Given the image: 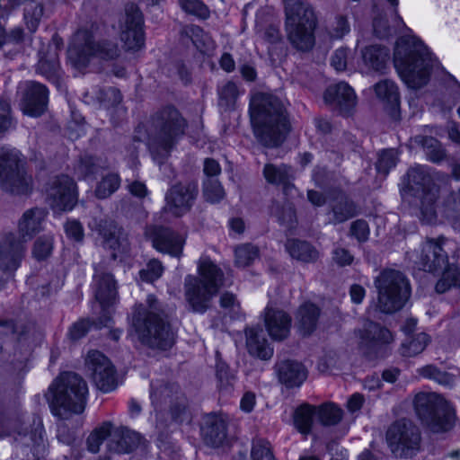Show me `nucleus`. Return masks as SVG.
<instances>
[{
    "mask_svg": "<svg viewBox=\"0 0 460 460\" xmlns=\"http://www.w3.org/2000/svg\"><path fill=\"white\" fill-rule=\"evenodd\" d=\"M262 173L268 183L282 186L286 194L295 188L292 183L295 179V171L286 164L268 163L264 165Z\"/></svg>",
    "mask_w": 460,
    "mask_h": 460,
    "instance_id": "obj_25",
    "label": "nucleus"
},
{
    "mask_svg": "<svg viewBox=\"0 0 460 460\" xmlns=\"http://www.w3.org/2000/svg\"><path fill=\"white\" fill-rule=\"evenodd\" d=\"M121 179L117 172L103 175L97 182L94 194L100 199H107L115 193L120 186Z\"/></svg>",
    "mask_w": 460,
    "mask_h": 460,
    "instance_id": "obj_39",
    "label": "nucleus"
},
{
    "mask_svg": "<svg viewBox=\"0 0 460 460\" xmlns=\"http://www.w3.org/2000/svg\"><path fill=\"white\" fill-rule=\"evenodd\" d=\"M187 122L178 110L165 107L153 118L148 138L149 150L159 163L165 159L176 142L184 135Z\"/></svg>",
    "mask_w": 460,
    "mask_h": 460,
    "instance_id": "obj_6",
    "label": "nucleus"
},
{
    "mask_svg": "<svg viewBox=\"0 0 460 460\" xmlns=\"http://www.w3.org/2000/svg\"><path fill=\"white\" fill-rule=\"evenodd\" d=\"M414 409L421 422L432 432H447L455 425L452 407L436 393L417 394Z\"/></svg>",
    "mask_w": 460,
    "mask_h": 460,
    "instance_id": "obj_10",
    "label": "nucleus"
},
{
    "mask_svg": "<svg viewBox=\"0 0 460 460\" xmlns=\"http://www.w3.org/2000/svg\"><path fill=\"white\" fill-rule=\"evenodd\" d=\"M259 250L256 246L244 243L234 249L235 265L238 267H247L258 258Z\"/></svg>",
    "mask_w": 460,
    "mask_h": 460,
    "instance_id": "obj_47",
    "label": "nucleus"
},
{
    "mask_svg": "<svg viewBox=\"0 0 460 460\" xmlns=\"http://www.w3.org/2000/svg\"><path fill=\"white\" fill-rule=\"evenodd\" d=\"M106 245L113 250L111 256L114 260L117 259L119 254L128 252L129 249L128 240L120 236H111L106 240Z\"/></svg>",
    "mask_w": 460,
    "mask_h": 460,
    "instance_id": "obj_59",
    "label": "nucleus"
},
{
    "mask_svg": "<svg viewBox=\"0 0 460 460\" xmlns=\"http://www.w3.org/2000/svg\"><path fill=\"white\" fill-rule=\"evenodd\" d=\"M417 371L421 376L432 379L443 385H451L454 383L453 376L447 372L439 370L437 367L433 365L422 367L419 368Z\"/></svg>",
    "mask_w": 460,
    "mask_h": 460,
    "instance_id": "obj_49",
    "label": "nucleus"
},
{
    "mask_svg": "<svg viewBox=\"0 0 460 460\" xmlns=\"http://www.w3.org/2000/svg\"><path fill=\"white\" fill-rule=\"evenodd\" d=\"M119 56V48L110 41L96 43L87 30H79L74 35L68 49V58L78 69L85 67L93 57L113 59Z\"/></svg>",
    "mask_w": 460,
    "mask_h": 460,
    "instance_id": "obj_13",
    "label": "nucleus"
},
{
    "mask_svg": "<svg viewBox=\"0 0 460 460\" xmlns=\"http://www.w3.org/2000/svg\"><path fill=\"white\" fill-rule=\"evenodd\" d=\"M13 8L25 4L24 19L31 31H35L43 14L42 5L38 0H9Z\"/></svg>",
    "mask_w": 460,
    "mask_h": 460,
    "instance_id": "obj_34",
    "label": "nucleus"
},
{
    "mask_svg": "<svg viewBox=\"0 0 460 460\" xmlns=\"http://www.w3.org/2000/svg\"><path fill=\"white\" fill-rule=\"evenodd\" d=\"M361 57L369 69L382 72L389 58V49L382 46L371 45L362 49Z\"/></svg>",
    "mask_w": 460,
    "mask_h": 460,
    "instance_id": "obj_32",
    "label": "nucleus"
},
{
    "mask_svg": "<svg viewBox=\"0 0 460 460\" xmlns=\"http://www.w3.org/2000/svg\"><path fill=\"white\" fill-rule=\"evenodd\" d=\"M150 398L155 409L168 406L172 418L178 420L186 409V398L176 385L161 382L151 385Z\"/></svg>",
    "mask_w": 460,
    "mask_h": 460,
    "instance_id": "obj_17",
    "label": "nucleus"
},
{
    "mask_svg": "<svg viewBox=\"0 0 460 460\" xmlns=\"http://www.w3.org/2000/svg\"><path fill=\"white\" fill-rule=\"evenodd\" d=\"M112 423L104 421L96 427L87 438V448L92 453H97L102 442L108 438H111Z\"/></svg>",
    "mask_w": 460,
    "mask_h": 460,
    "instance_id": "obj_42",
    "label": "nucleus"
},
{
    "mask_svg": "<svg viewBox=\"0 0 460 460\" xmlns=\"http://www.w3.org/2000/svg\"><path fill=\"white\" fill-rule=\"evenodd\" d=\"M314 416H316V407L309 404H303L298 407L294 414L296 429L301 434L308 435L311 432Z\"/></svg>",
    "mask_w": 460,
    "mask_h": 460,
    "instance_id": "obj_38",
    "label": "nucleus"
},
{
    "mask_svg": "<svg viewBox=\"0 0 460 460\" xmlns=\"http://www.w3.org/2000/svg\"><path fill=\"white\" fill-rule=\"evenodd\" d=\"M217 376L220 389H228L234 385L235 380V376L229 371L228 366L221 361H218L217 364Z\"/></svg>",
    "mask_w": 460,
    "mask_h": 460,
    "instance_id": "obj_58",
    "label": "nucleus"
},
{
    "mask_svg": "<svg viewBox=\"0 0 460 460\" xmlns=\"http://www.w3.org/2000/svg\"><path fill=\"white\" fill-rule=\"evenodd\" d=\"M251 120L255 137L265 146H279L288 131L285 108L272 94L256 93L250 102Z\"/></svg>",
    "mask_w": 460,
    "mask_h": 460,
    "instance_id": "obj_2",
    "label": "nucleus"
},
{
    "mask_svg": "<svg viewBox=\"0 0 460 460\" xmlns=\"http://www.w3.org/2000/svg\"><path fill=\"white\" fill-rule=\"evenodd\" d=\"M94 296L102 307L113 303L117 296L116 282L110 273L100 272L96 270L94 275Z\"/></svg>",
    "mask_w": 460,
    "mask_h": 460,
    "instance_id": "obj_29",
    "label": "nucleus"
},
{
    "mask_svg": "<svg viewBox=\"0 0 460 460\" xmlns=\"http://www.w3.org/2000/svg\"><path fill=\"white\" fill-rule=\"evenodd\" d=\"M47 217L43 208L26 210L18 222L17 233H7L0 247V268L13 271L17 269L25 252V243L41 230Z\"/></svg>",
    "mask_w": 460,
    "mask_h": 460,
    "instance_id": "obj_5",
    "label": "nucleus"
},
{
    "mask_svg": "<svg viewBox=\"0 0 460 460\" xmlns=\"http://www.w3.org/2000/svg\"><path fill=\"white\" fill-rule=\"evenodd\" d=\"M394 63L410 88L418 89L427 84L431 65L429 55L421 41L413 38L400 39L394 49Z\"/></svg>",
    "mask_w": 460,
    "mask_h": 460,
    "instance_id": "obj_4",
    "label": "nucleus"
},
{
    "mask_svg": "<svg viewBox=\"0 0 460 460\" xmlns=\"http://www.w3.org/2000/svg\"><path fill=\"white\" fill-rule=\"evenodd\" d=\"M203 195L210 203H217L225 197V191L220 182L217 180H208L204 182Z\"/></svg>",
    "mask_w": 460,
    "mask_h": 460,
    "instance_id": "obj_52",
    "label": "nucleus"
},
{
    "mask_svg": "<svg viewBox=\"0 0 460 460\" xmlns=\"http://www.w3.org/2000/svg\"><path fill=\"white\" fill-rule=\"evenodd\" d=\"M143 16L134 4H128L120 23V39L128 50H138L144 46Z\"/></svg>",
    "mask_w": 460,
    "mask_h": 460,
    "instance_id": "obj_19",
    "label": "nucleus"
},
{
    "mask_svg": "<svg viewBox=\"0 0 460 460\" xmlns=\"http://www.w3.org/2000/svg\"><path fill=\"white\" fill-rule=\"evenodd\" d=\"M375 92L378 99L392 108L399 105L400 95L395 83L389 79H385L375 84Z\"/></svg>",
    "mask_w": 460,
    "mask_h": 460,
    "instance_id": "obj_35",
    "label": "nucleus"
},
{
    "mask_svg": "<svg viewBox=\"0 0 460 460\" xmlns=\"http://www.w3.org/2000/svg\"><path fill=\"white\" fill-rule=\"evenodd\" d=\"M49 406L54 415L65 418L69 412L81 413L86 403L88 386L77 374H61L50 386Z\"/></svg>",
    "mask_w": 460,
    "mask_h": 460,
    "instance_id": "obj_7",
    "label": "nucleus"
},
{
    "mask_svg": "<svg viewBox=\"0 0 460 460\" xmlns=\"http://www.w3.org/2000/svg\"><path fill=\"white\" fill-rule=\"evenodd\" d=\"M270 214L274 216L280 224L291 227L296 219V214L291 203L273 202L270 207Z\"/></svg>",
    "mask_w": 460,
    "mask_h": 460,
    "instance_id": "obj_46",
    "label": "nucleus"
},
{
    "mask_svg": "<svg viewBox=\"0 0 460 460\" xmlns=\"http://www.w3.org/2000/svg\"><path fill=\"white\" fill-rule=\"evenodd\" d=\"M252 460H275L270 444L264 439H256L252 442Z\"/></svg>",
    "mask_w": 460,
    "mask_h": 460,
    "instance_id": "obj_54",
    "label": "nucleus"
},
{
    "mask_svg": "<svg viewBox=\"0 0 460 460\" xmlns=\"http://www.w3.org/2000/svg\"><path fill=\"white\" fill-rule=\"evenodd\" d=\"M369 226L365 220L358 219L354 221L350 226V234L359 243H364L369 236Z\"/></svg>",
    "mask_w": 460,
    "mask_h": 460,
    "instance_id": "obj_60",
    "label": "nucleus"
},
{
    "mask_svg": "<svg viewBox=\"0 0 460 460\" xmlns=\"http://www.w3.org/2000/svg\"><path fill=\"white\" fill-rule=\"evenodd\" d=\"M387 443L394 454L400 457L415 455L420 447V432L411 421L400 420L387 430Z\"/></svg>",
    "mask_w": 460,
    "mask_h": 460,
    "instance_id": "obj_14",
    "label": "nucleus"
},
{
    "mask_svg": "<svg viewBox=\"0 0 460 460\" xmlns=\"http://www.w3.org/2000/svg\"><path fill=\"white\" fill-rule=\"evenodd\" d=\"M279 380L287 387L300 386L307 377L305 367L294 360H284L276 366Z\"/></svg>",
    "mask_w": 460,
    "mask_h": 460,
    "instance_id": "obj_28",
    "label": "nucleus"
},
{
    "mask_svg": "<svg viewBox=\"0 0 460 460\" xmlns=\"http://www.w3.org/2000/svg\"><path fill=\"white\" fill-rule=\"evenodd\" d=\"M0 185L13 194H27L32 179L24 170V159L15 148L0 146Z\"/></svg>",
    "mask_w": 460,
    "mask_h": 460,
    "instance_id": "obj_12",
    "label": "nucleus"
},
{
    "mask_svg": "<svg viewBox=\"0 0 460 460\" xmlns=\"http://www.w3.org/2000/svg\"><path fill=\"white\" fill-rule=\"evenodd\" d=\"M316 416L324 426L338 424L342 418V411L333 403H324L316 408Z\"/></svg>",
    "mask_w": 460,
    "mask_h": 460,
    "instance_id": "obj_44",
    "label": "nucleus"
},
{
    "mask_svg": "<svg viewBox=\"0 0 460 460\" xmlns=\"http://www.w3.org/2000/svg\"><path fill=\"white\" fill-rule=\"evenodd\" d=\"M264 323L269 335L275 341L286 339L290 332L291 317L283 310L266 307Z\"/></svg>",
    "mask_w": 460,
    "mask_h": 460,
    "instance_id": "obj_24",
    "label": "nucleus"
},
{
    "mask_svg": "<svg viewBox=\"0 0 460 460\" xmlns=\"http://www.w3.org/2000/svg\"><path fill=\"white\" fill-rule=\"evenodd\" d=\"M408 185L419 199L420 220L428 225L438 221L442 212L439 187L434 182L433 175L426 166L416 165L408 171Z\"/></svg>",
    "mask_w": 460,
    "mask_h": 460,
    "instance_id": "obj_8",
    "label": "nucleus"
},
{
    "mask_svg": "<svg viewBox=\"0 0 460 460\" xmlns=\"http://www.w3.org/2000/svg\"><path fill=\"white\" fill-rule=\"evenodd\" d=\"M109 168V164L106 160H102L99 157L92 155H84L79 161L75 172L76 173L85 179L91 176H94L102 170Z\"/></svg>",
    "mask_w": 460,
    "mask_h": 460,
    "instance_id": "obj_37",
    "label": "nucleus"
},
{
    "mask_svg": "<svg viewBox=\"0 0 460 460\" xmlns=\"http://www.w3.org/2000/svg\"><path fill=\"white\" fill-rule=\"evenodd\" d=\"M97 99L104 107L109 108L119 104L122 97L119 90L108 87L99 90Z\"/></svg>",
    "mask_w": 460,
    "mask_h": 460,
    "instance_id": "obj_57",
    "label": "nucleus"
},
{
    "mask_svg": "<svg viewBox=\"0 0 460 460\" xmlns=\"http://www.w3.org/2000/svg\"><path fill=\"white\" fill-rule=\"evenodd\" d=\"M323 98L325 102L338 107L343 113H349L357 104L354 90L344 82L329 86Z\"/></svg>",
    "mask_w": 460,
    "mask_h": 460,
    "instance_id": "obj_23",
    "label": "nucleus"
},
{
    "mask_svg": "<svg viewBox=\"0 0 460 460\" xmlns=\"http://www.w3.org/2000/svg\"><path fill=\"white\" fill-rule=\"evenodd\" d=\"M362 339L380 344H387L394 340L393 334L388 329L373 322L365 324Z\"/></svg>",
    "mask_w": 460,
    "mask_h": 460,
    "instance_id": "obj_41",
    "label": "nucleus"
},
{
    "mask_svg": "<svg viewBox=\"0 0 460 460\" xmlns=\"http://www.w3.org/2000/svg\"><path fill=\"white\" fill-rule=\"evenodd\" d=\"M349 51L347 49H337L332 57V66L337 71H343L347 66Z\"/></svg>",
    "mask_w": 460,
    "mask_h": 460,
    "instance_id": "obj_64",
    "label": "nucleus"
},
{
    "mask_svg": "<svg viewBox=\"0 0 460 460\" xmlns=\"http://www.w3.org/2000/svg\"><path fill=\"white\" fill-rule=\"evenodd\" d=\"M319 315L320 309L312 303H305L298 308L296 320L304 335H308L315 330Z\"/></svg>",
    "mask_w": 460,
    "mask_h": 460,
    "instance_id": "obj_31",
    "label": "nucleus"
},
{
    "mask_svg": "<svg viewBox=\"0 0 460 460\" xmlns=\"http://www.w3.org/2000/svg\"><path fill=\"white\" fill-rule=\"evenodd\" d=\"M85 365L96 387L109 393L117 386L115 369L110 359L98 350L88 352Z\"/></svg>",
    "mask_w": 460,
    "mask_h": 460,
    "instance_id": "obj_16",
    "label": "nucleus"
},
{
    "mask_svg": "<svg viewBox=\"0 0 460 460\" xmlns=\"http://www.w3.org/2000/svg\"><path fill=\"white\" fill-rule=\"evenodd\" d=\"M448 240L443 236L427 239L419 249L408 252L409 259L420 269L428 272L441 270L447 263L445 247Z\"/></svg>",
    "mask_w": 460,
    "mask_h": 460,
    "instance_id": "obj_15",
    "label": "nucleus"
},
{
    "mask_svg": "<svg viewBox=\"0 0 460 460\" xmlns=\"http://www.w3.org/2000/svg\"><path fill=\"white\" fill-rule=\"evenodd\" d=\"M397 160V152L394 149L384 150L379 155L376 170L386 175L389 170L396 165Z\"/></svg>",
    "mask_w": 460,
    "mask_h": 460,
    "instance_id": "obj_53",
    "label": "nucleus"
},
{
    "mask_svg": "<svg viewBox=\"0 0 460 460\" xmlns=\"http://www.w3.org/2000/svg\"><path fill=\"white\" fill-rule=\"evenodd\" d=\"M65 231L66 235L75 241L79 242L84 238V228L77 220H68L65 224Z\"/></svg>",
    "mask_w": 460,
    "mask_h": 460,
    "instance_id": "obj_62",
    "label": "nucleus"
},
{
    "mask_svg": "<svg viewBox=\"0 0 460 460\" xmlns=\"http://www.w3.org/2000/svg\"><path fill=\"white\" fill-rule=\"evenodd\" d=\"M140 442V436L137 432L120 426L112 428L111 438L107 443L110 452L117 454H127L135 449Z\"/></svg>",
    "mask_w": 460,
    "mask_h": 460,
    "instance_id": "obj_26",
    "label": "nucleus"
},
{
    "mask_svg": "<svg viewBox=\"0 0 460 460\" xmlns=\"http://www.w3.org/2000/svg\"><path fill=\"white\" fill-rule=\"evenodd\" d=\"M246 345L250 354L261 359H269L273 355V349L260 328L252 327L246 330Z\"/></svg>",
    "mask_w": 460,
    "mask_h": 460,
    "instance_id": "obj_30",
    "label": "nucleus"
},
{
    "mask_svg": "<svg viewBox=\"0 0 460 460\" xmlns=\"http://www.w3.org/2000/svg\"><path fill=\"white\" fill-rule=\"evenodd\" d=\"M412 141L423 147L428 159L432 163H439L445 158V150L436 138L417 135Z\"/></svg>",
    "mask_w": 460,
    "mask_h": 460,
    "instance_id": "obj_36",
    "label": "nucleus"
},
{
    "mask_svg": "<svg viewBox=\"0 0 460 460\" xmlns=\"http://www.w3.org/2000/svg\"><path fill=\"white\" fill-rule=\"evenodd\" d=\"M198 273L199 277H185L184 296L193 312L202 314L224 285V272L209 258L202 257L198 263Z\"/></svg>",
    "mask_w": 460,
    "mask_h": 460,
    "instance_id": "obj_3",
    "label": "nucleus"
},
{
    "mask_svg": "<svg viewBox=\"0 0 460 460\" xmlns=\"http://www.w3.org/2000/svg\"><path fill=\"white\" fill-rule=\"evenodd\" d=\"M456 287H460V270L455 265H447L436 284V291L442 294Z\"/></svg>",
    "mask_w": 460,
    "mask_h": 460,
    "instance_id": "obj_43",
    "label": "nucleus"
},
{
    "mask_svg": "<svg viewBox=\"0 0 460 460\" xmlns=\"http://www.w3.org/2000/svg\"><path fill=\"white\" fill-rule=\"evenodd\" d=\"M286 249L293 259L303 262H314L319 258L318 251L305 241L288 240Z\"/></svg>",
    "mask_w": 460,
    "mask_h": 460,
    "instance_id": "obj_33",
    "label": "nucleus"
},
{
    "mask_svg": "<svg viewBox=\"0 0 460 460\" xmlns=\"http://www.w3.org/2000/svg\"><path fill=\"white\" fill-rule=\"evenodd\" d=\"M349 31V25L344 16H337L332 26V37L341 39Z\"/></svg>",
    "mask_w": 460,
    "mask_h": 460,
    "instance_id": "obj_63",
    "label": "nucleus"
},
{
    "mask_svg": "<svg viewBox=\"0 0 460 460\" xmlns=\"http://www.w3.org/2000/svg\"><path fill=\"white\" fill-rule=\"evenodd\" d=\"M286 14V31L291 44L306 51L314 45L316 17L312 6L301 0H283Z\"/></svg>",
    "mask_w": 460,
    "mask_h": 460,
    "instance_id": "obj_9",
    "label": "nucleus"
},
{
    "mask_svg": "<svg viewBox=\"0 0 460 460\" xmlns=\"http://www.w3.org/2000/svg\"><path fill=\"white\" fill-rule=\"evenodd\" d=\"M48 200L55 211L74 208L77 202V190L73 179L67 175L56 177L47 190Z\"/></svg>",
    "mask_w": 460,
    "mask_h": 460,
    "instance_id": "obj_18",
    "label": "nucleus"
},
{
    "mask_svg": "<svg viewBox=\"0 0 460 460\" xmlns=\"http://www.w3.org/2000/svg\"><path fill=\"white\" fill-rule=\"evenodd\" d=\"M429 341V336L426 333H419L402 344L401 353L405 357L416 356L424 350Z\"/></svg>",
    "mask_w": 460,
    "mask_h": 460,
    "instance_id": "obj_48",
    "label": "nucleus"
},
{
    "mask_svg": "<svg viewBox=\"0 0 460 460\" xmlns=\"http://www.w3.org/2000/svg\"><path fill=\"white\" fill-rule=\"evenodd\" d=\"M375 285L378 290L377 306L383 313L392 314L400 310L410 297L409 281L398 270H383L376 277Z\"/></svg>",
    "mask_w": 460,
    "mask_h": 460,
    "instance_id": "obj_11",
    "label": "nucleus"
},
{
    "mask_svg": "<svg viewBox=\"0 0 460 460\" xmlns=\"http://www.w3.org/2000/svg\"><path fill=\"white\" fill-rule=\"evenodd\" d=\"M197 194L198 186L194 182L174 184L165 195L164 210L175 217H181L190 209Z\"/></svg>",
    "mask_w": 460,
    "mask_h": 460,
    "instance_id": "obj_21",
    "label": "nucleus"
},
{
    "mask_svg": "<svg viewBox=\"0 0 460 460\" xmlns=\"http://www.w3.org/2000/svg\"><path fill=\"white\" fill-rule=\"evenodd\" d=\"M356 214L355 204L346 197H341L332 206V217L330 218V222L340 224L353 217Z\"/></svg>",
    "mask_w": 460,
    "mask_h": 460,
    "instance_id": "obj_40",
    "label": "nucleus"
},
{
    "mask_svg": "<svg viewBox=\"0 0 460 460\" xmlns=\"http://www.w3.org/2000/svg\"><path fill=\"white\" fill-rule=\"evenodd\" d=\"M164 272V267L158 260H150L145 269L139 271V276L142 280L146 282H153L158 279Z\"/></svg>",
    "mask_w": 460,
    "mask_h": 460,
    "instance_id": "obj_55",
    "label": "nucleus"
},
{
    "mask_svg": "<svg viewBox=\"0 0 460 460\" xmlns=\"http://www.w3.org/2000/svg\"><path fill=\"white\" fill-rule=\"evenodd\" d=\"M242 93L238 85L232 81L223 84L217 89L219 105L226 108L234 106Z\"/></svg>",
    "mask_w": 460,
    "mask_h": 460,
    "instance_id": "obj_45",
    "label": "nucleus"
},
{
    "mask_svg": "<svg viewBox=\"0 0 460 460\" xmlns=\"http://www.w3.org/2000/svg\"><path fill=\"white\" fill-rule=\"evenodd\" d=\"M10 111V104L0 100V134L6 132L12 127Z\"/></svg>",
    "mask_w": 460,
    "mask_h": 460,
    "instance_id": "obj_61",
    "label": "nucleus"
},
{
    "mask_svg": "<svg viewBox=\"0 0 460 460\" xmlns=\"http://www.w3.org/2000/svg\"><path fill=\"white\" fill-rule=\"evenodd\" d=\"M132 326L142 344L160 349H167L174 343L169 314L157 298L149 295L146 304L136 305Z\"/></svg>",
    "mask_w": 460,
    "mask_h": 460,
    "instance_id": "obj_1",
    "label": "nucleus"
},
{
    "mask_svg": "<svg viewBox=\"0 0 460 460\" xmlns=\"http://www.w3.org/2000/svg\"><path fill=\"white\" fill-rule=\"evenodd\" d=\"M145 235L157 251L176 257L181 254L184 240L172 230L150 226L146 228Z\"/></svg>",
    "mask_w": 460,
    "mask_h": 460,
    "instance_id": "obj_22",
    "label": "nucleus"
},
{
    "mask_svg": "<svg viewBox=\"0 0 460 460\" xmlns=\"http://www.w3.org/2000/svg\"><path fill=\"white\" fill-rule=\"evenodd\" d=\"M20 107L25 115L40 117L47 110L49 92L45 85L28 81L20 85Z\"/></svg>",
    "mask_w": 460,
    "mask_h": 460,
    "instance_id": "obj_20",
    "label": "nucleus"
},
{
    "mask_svg": "<svg viewBox=\"0 0 460 460\" xmlns=\"http://www.w3.org/2000/svg\"><path fill=\"white\" fill-rule=\"evenodd\" d=\"M53 250V236L47 234L40 236L33 244L32 254L38 261L47 259Z\"/></svg>",
    "mask_w": 460,
    "mask_h": 460,
    "instance_id": "obj_51",
    "label": "nucleus"
},
{
    "mask_svg": "<svg viewBox=\"0 0 460 460\" xmlns=\"http://www.w3.org/2000/svg\"><path fill=\"white\" fill-rule=\"evenodd\" d=\"M179 4L188 13L202 19L209 16L208 8L200 0H179Z\"/></svg>",
    "mask_w": 460,
    "mask_h": 460,
    "instance_id": "obj_56",
    "label": "nucleus"
},
{
    "mask_svg": "<svg viewBox=\"0 0 460 460\" xmlns=\"http://www.w3.org/2000/svg\"><path fill=\"white\" fill-rule=\"evenodd\" d=\"M202 435L208 445L213 447L222 446L226 439V421L225 418L217 414L208 415L202 427Z\"/></svg>",
    "mask_w": 460,
    "mask_h": 460,
    "instance_id": "obj_27",
    "label": "nucleus"
},
{
    "mask_svg": "<svg viewBox=\"0 0 460 460\" xmlns=\"http://www.w3.org/2000/svg\"><path fill=\"white\" fill-rule=\"evenodd\" d=\"M37 71L48 79L56 77L59 72V61L56 53L48 58H41L37 66Z\"/></svg>",
    "mask_w": 460,
    "mask_h": 460,
    "instance_id": "obj_50",
    "label": "nucleus"
}]
</instances>
